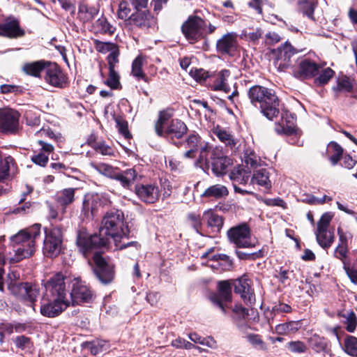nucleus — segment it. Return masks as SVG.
Here are the masks:
<instances>
[{"mask_svg": "<svg viewBox=\"0 0 357 357\" xmlns=\"http://www.w3.org/2000/svg\"><path fill=\"white\" fill-rule=\"evenodd\" d=\"M66 277L56 273L44 284L45 292L40 300V312L47 317H56L70 304L66 289Z\"/></svg>", "mask_w": 357, "mask_h": 357, "instance_id": "nucleus-1", "label": "nucleus"}, {"mask_svg": "<svg viewBox=\"0 0 357 357\" xmlns=\"http://www.w3.org/2000/svg\"><path fill=\"white\" fill-rule=\"evenodd\" d=\"M128 233V227L121 211L112 210L104 215L100 228V235L102 237H107L108 241L112 238L116 249L122 250L129 246H135L137 248L139 246L135 241H121L127 238Z\"/></svg>", "mask_w": 357, "mask_h": 357, "instance_id": "nucleus-2", "label": "nucleus"}, {"mask_svg": "<svg viewBox=\"0 0 357 357\" xmlns=\"http://www.w3.org/2000/svg\"><path fill=\"white\" fill-rule=\"evenodd\" d=\"M40 229L41 225L35 224L20 231L11 237V241L15 245L13 254L9 252L8 257L11 262H18L33 255L36 250V239L40 235Z\"/></svg>", "mask_w": 357, "mask_h": 357, "instance_id": "nucleus-3", "label": "nucleus"}, {"mask_svg": "<svg viewBox=\"0 0 357 357\" xmlns=\"http://www.w3.org/2000/svg\"><path fill=\"white\" fill-rule=\"evenodd\" d=\"M248 96L267 119H273L279 114V99L273 90L256 85L249 89Z\"/></svg>", "mask_w": 357, "mask_h": 357, "instance_id": "nucleus-4", "label": "nucleus"}, {"mask_svg": "<svg viewBox=\"0 0 357 357\" xmlns=\"http://www.w3.org/2000/svg\"><path fill=\"white\" fill-rule=\"evenodd\" d=\"M8 288L16 296H18L24 300L28 301L31 303L32 310L35 312L33 303L36 301L39 295V287L36 284L30 283H23L19 282L20 273L17 271H11L8 273Z\"/></svg>", "mask_w": 357, "mask_h": 357, "instance_id": "nucleus-5", "label": "nucleus"}, {"mask_svg": "<svg viewBox=\"0 0 357 357\" xmlns=\"http://www.w3.org/2000/svg\"><path fill=\"white\" fill-rule=\"evenodd\" d=\"M76 243L79 252L87 258L91 254H99L97 250L108 245V238L96 234L92 235L85 229H81L77 233Z\"/></svg>", "mask_w": 357, "mask_h": 357, "instance_id": "nucleus-6", "label": "nucleus"}, {"mask_svg": "<svg viewBox=\"0 0 357 357\" xmlns=\"http://www.w3.org/2000/svg\"><path fill=\"white\" fill-rule=\"evenodd\" d=\"M63 232L59 227L46 229L43 245V255L49 258L59 256L63 250Z\"/></svg>", "mask_w": 357, "mask_h": 357, "instance_id": "nucleus-7", "label": "nucleus"}, {"mask_svg": "<svg viewBox=\"0 0 357 357\" xmlns=\"http://www.w3.org/2000/svg\"><path fill=\"white\" fill-rule=\"evenodd\" d=\"M110 204L108 197L102 194L88 193L82 202V214L86 218H93L100 209Z\"/></svg>", "mask_w": 357, "mask_h": 357, "instance_id": "nucleus-8", "label": "nucleus"}, {"mask_svg": "<svg viewBox=\"0 0 357 357\" xmlns=\"http://www.w3.org/2000/svg\"><path fill=\"white\" fill-rule=\"evenodd\" d=\"M333 215L330 213H324L319 222L315 231L317 243L323 248H329L334 241L333 231L328 229Z\"/></svg>", "mask_w": 357, "mask_h": 357, "instance_id": "nucleus-9", "label": "nucleus"}, {"mask_svg": "<svg viewBox=\"0 0 357 357\" xmlns=\"http://www.w3.org/2000/svg\"><path fill=\"white\" fill-rule=\"evenodd\" d=\"M296 52V50L288 42H285L276 50H274L273 54L275 68L280 71L286 70L291 65V56Z\"/></svg>", "mask_w": 357, "mask_h": 357, "instance_id": "nucleus-10", "label": "nucleus"}, {"mask_svg": "<svg viewBox=\"0 0 357 357\" xmlns=\"http://www.w3.org/2000/svg\"><path fill=\"white\" fill-rule=\"evenodd\" d=\"M206 23L199 17H190L183 24L182 31L190 40H197L204 36Z\"/></svg>", "mask_w": 357, "mask_h": 357, "instance_id": "nucleus-11", "label": "nucleus"}, {"mask_svg": "<svg viewBox=\"0 0 357 357\" xmlns=\"http://www.w3.org/2000/svg\"><path fill=\"white\" fill-rule=\"evenodd\" d=\"M96 264L94 273L102 284L111 282L114 277V265L105 261L100 254H95L93 257Z\"/></svg>", "mask_w": 357, "mask_h": 357, "instance_id": "nucleus-12", "label": "nucleus"}, {"mask_svg": "<svg viewBox=\"0 0 357 357\" xmlns=\"http://www.w3.org/2000/svg\"><path fill=\"white\" fill-rule=\"evenodd\" d=\"M19 113L10 108L0 109V129L3 132L14 133L19 128Z\"/></svg>", "mask_w": 357, "mask_h": 357, "instance_id": "nucleus-13", "label": "nucleus"}, {"mask_svg": "<svg viewBox=\"0 0 357 357\" xmlns=\"http://www.w3.org/2000/svg\"><path fill=\"white\" fill-rule=\"evenodd\" d=\"M227 236L229 241L239 248L254 246V244L249 241L250 228L245 224L231 228L227 231Z\"/></svg>", "mask_w": 357, "mask_h": 357, "instance_id": "nucleus-14", "label": "nucleus"}, {"mask_svg": "<svg viewBox=\"0 0 357 357\" xmlns=\"http://www.w3.org/2000/svg\"><path fill=\"white\" fill-rule=\"evenodd\" d=\"M322 66L310 59H302L294 71V77L299 79H309L319 73Z\"/></svg>", "mask_w": 357, "mask_h": 357, "instance_id": "nucleus-15", "label": "nucleus"}, {"mask_svg": "<svg viewBox=\"0 0 357 357\" xmlns=\"http://www.w3.org/2000/svg\"><path fill=\"white\" fill-rule=\"evenodd\" d=\"M91 298V291L85 283L79 278H75L72 281V290L70 292L72 303L74 305L88 302Z\"/></svg>", "mask_w": 357, "mask_h": 357, "instance_id": "nucleus-16", "label": "nucleus"}, {"mask_svg": "<svg viewBox=\"0 0 357 357\" xmlns=\"http://www.w3.org/2000/svg\"><path fill=\"white\" fill-rule=\"evenodd\" d=\"M213 303L218 306L223 312L227 307L225 303L231 301V286L229 281H220L218 284V292L210 296Z\"/></svg>", "mask_w": 357, "mask_h": 357, "instance_id": "nucleus-17", "label": "nucleus"}, {"mask_svg": "<svg viewBox=\"0 0 357 357\" xmlns=\"http://www.w3.org/2000/svg\"><path fill=\"white\" fill-rule=\"evenodd\" d=\"M45 79L53 86L63 88L67 85L68 78L56 63H49L46 68Z\"/></svg>", "mask_w": 357, "mask_h": 357, "instance_id": "nucleus-18", "label": "nucleus"}, {"mask_svg": "<svg viewBox=\"0 0 357 357\" xmlns=\"http://www.w3.org/2000/svg\"><path fill=\"white\" fill-rule=\"evenodd\" d=\"M237 47V34L234 32L223 35L216 43L217 50L223 54H230L236 50Z\"/></svg>", "mask_w": 357, "mask_h": 357, "instance_id": "nucleus-19", "label": "nucleus"}, {"mask_svg": "<svg viewBox=\"0 0 357 357\" xmlns=\"http://www.w3.org/2000/svg\"><path fill=\"white\" fill-rule=\"evenodd\" d=\"M24 31L20 27L19 22L13 17H8L0 24V36L8 38H17L24 36Z\"/></svg>", "mask_w": 357, "mask_h": 357, "instance_id": "nucleus-20", "label": "nucleus"}, {"mask_svg": "<svg viewBox=\"0 0 357 357\" xmlns=\"http://www.w3.org/2000/svg\"><path fill=\"white\" fill-rule=\"evenodd\" d=\"M135 192L144 202L154 203L159 198L158 188L152 184L137 185Z\"/></svg>", "mask_w": 357, "mask_h": 357, "instance_id": "nucleus-21", "label": "nucleus"}, {"mask_svg": "<svg viewBox=\"0 0 357 357\" xmlns=\"http://www.w3.org/2000/svg\"><path fill=\"white\" fill-rule=\"evenodd\" d=\"M234 287L235 292L240 294L245 302L250 304L255 302V296L250 289L247 278L243 277L236 280L234 283Z\"/></svg>", "mask_w": 357, "mask_h": 357, "instance_id": "nucleus-22", "label": "nucleus"}, {"mask_svg": "<svg viewBox=\"0 0 357 357\" xmlns=\"http://www.w3.org/2000/svg\"><path fill=\"white\" fill-rule=\"evenodd\" d=\"M211 160L212 171L217 176L223 174L230 165V159L220 154H217L215 150L211 151Z\"/></svg>", "mask_w": 357, "mask_h": 357, "instance_id": "nucleus-23", "label": "nucleus"}, {"mask_svg": "<svg viewBox=\"0 0 357 357\" xmlns=\"http://www.w3.org/2000/svg\"><path fill=\"white\" fill-rule=\"evenodd\" d=\"M38 143L41 146L40 151L35 153L31 160L38 165L45 167L49 160V154L54 151V146L43 140H39Z\"/></svg>", "mask_w": 357, "mask_h": 357, "instance_id": "nucleus-24", "label": "nucleus"}, {"mask_svg": "<svg viewBox=\"0 0 357 357\" xmlns=\"http://www.w3.org/2000/svg\"><path fill=\"white\" fill-rule=\"evenodd\" d=\"M186 125L179 119H173L165 128L164 136L172 138H181L187 132Z\"/></svg>", "mask_w": 357, "mask_h": 357, "instance_id": "nucleus-25", "label": "nucleus"}, {"mask_svg": "<svg viewBox=\"0 0 357 357\" xmlns=\"http://www.w3.org/2000/svg\"><path fill=\"white\" fill-rule=\"evenodd\" d=\"M153 22V17L148 11L137 10L132 13L129 24L139 27H149Z\"/></svg>", "mask_w": 357, "mask_h": 357, "instance_id": "nucleus-26", "label": "nucleus"}, {"mask_svg": "<svg viewBox=\"0 0 357 357\" xmlns=\"http://www.w3.org/2000/svg\"><path fill=\"white\" fill-rule=\"evenodd\" d=\"M74 188H66L57 192L56 202L62 207V213H64L66 207L73 202L75 199Z\"/></svg>", "mask_w": 357, "mask_h": 357, "instance_id": "nucleus-27", "label": "nucleus"}, {"mask_svg": "<svg viewBox=\"0 0 357 357\" xmlns=\"http://www.w3.org/2000/svg\"><path fill=\"white\" fill-rule=\"evenodd\" d=\"M137 174L134 169H129L122 172L116 171L113 178L119 181L125 187H130L136 179Z\"/></svg>", "mask_w": 357, "mask_h": 357, "instance_id": "nucleus-28", "label": "nucleus"}, {"mask_svg": "<svg viewBox=\"0 0 357 357\" xmlns=\"http://www.w3.org/2000/svg\"><path fill=\"white\" fill-rule=\"evenodd\" d=\"M301 327L300 321H289L275 326V333L280 335H289L296 333Z\"/></svg>", "mask_w": 357, "mask_h": 357, "instance_id": "nucleus-29", "label": "nucleus"}, {"mask_svg": "<svg viewBox=\"0 0 357 357\" xmlns=\"http://www.w3.org/2000/svg\"><path fill=\"white\" fill-rule=\"evenodd\" d=\"M48 63V62L44 61L28 63L24 65L23 70L27 75L38 77L43 70L46 71Z\"/></svg>", "mask_w": 357, "mask_h": 357, "instance_id": "nucleus-30", "label": "nucleus"}, {"mask_svg": "<svg viewBox=\"0 0 357 357\" xmlns=\"http://www.w3.org/2000/svg\"><path fill=\"white\" fill-rule=\"evenodd\" d=\"M354 86V80L347 76L337 77L336 84L333 86V90L337 93L351 92Z\"/></svg>", "mask_w": 357, "mask_h": 357, "instance_id": "nucleus-31", "label": "nucleus"}, {"mask_svg": "<svg viewBox=\"0 0 357 357\" xmlns=\"http://www.w3.org/2000/svg\"><path fill=\"white\" fill-rule=\"evenodd\" d=\"M202 220H206L209 227L219 231L223 225L222 218L214 213L211 210L206 211L202 217Z\"/></svg>", "mask_w": 357, "mask_h": 357, "instance_id": "nucleus-32", "label": "nucleus"}, {"mask_svg": "<svg viewBox=\"0 0 357 357\" xmlns=\"http://www.w3.org/2000/svg\"><path fill=\"white\" fill-rule=\"evenodd\" d=\"M228 195L227 188L220 184H215L208 187L202 195L204 197H213L215 199L222 198Z\"/></svg>", "mask_w": 357, "mask_h": 357, "instance_id": "nucleus-33", "label": "nucleus"}, {"mask_svg": "<svg viewBox=\"0 0 357 357\" xmlns=\"http://www.w3.org/2000/svg\"><path fill=\"white\" fill-rule=\"evenodd\" d=\"M98 10L95 7L82 4L79 7L78 17L84 23L91 22L97 15Z\"/></svg>", "mask_w": 357, "mask_h": 357, "instance_id": "nucleus-34", "label": "nucleus"}, {"mask_svg": "<svg viewBox=\"0 0 357 357\" xmlns=\"http://www.w3.org/2000/svg\"><path fill=\"white\" fill-rule=\"evenodd\" d=\"M252 184H257L266 188H271L268 172L265 169L257 170L251 178Z\"/></svg>", "mask_w": 357, "mask_h": 357, "instance_id": "nucleus-35", "label": "nucleus"}, {"mask_svg": "<svg viewBox=\"0 0 357 357\" xmlns=\"http://www.w3.org/2000/svg\"><path fill=\"white\" fill-rule=\"evenodd\" d=\"M230 75V73L228 70H221L213 84L214 90L223 91L228 93L230 91V87L228 85L227 81Z\"/></svg>", "mask_w": 357, "mask_h": 357, "instance_id": "nucleus-36", "label": "nucleus"}, {"mask_svg": "<svg viewBox=\"0 0 357 357\" xmlns=\"http://www.w3.org/2000/svg\"><path fill=\"white\" fill-rule=\"evenodd\" d=\"M213 133L226 146L232 147L236 145V142L233 135L224 128L217 126L213 130Z\"/></svg>", "mask_w": 357, "mask_h": 357, "instance_id": "nucleus-37", "label": "nucleus"}, {"mask_svg": "<svg viewBox=\"0 0 357 357\" xmlns=\"http://www.w3.org/2000/svg\"><path fill=\"white\" fill-rule=\"evenodd\" d=\"M172 116V113L169 110H162L159 112L158 119L155 124V130L158 136H164L165 124Z\"/></svg>", "mask_w": 357, "mask_h": 357, "instance_id": "nucleus-38", "label": "nucleus"}, {"mask_svg": "<svg viewBox=\"0 0 357 357\" xmlns=\"http://www.w3.org/2000/svg\"><path fill=\"white\" fill-rule=\"evenodd\" d=\"M144 58L142 56H137L132 63V75L137 79H142L144 82H149V79L142 70Z\"/></svg>", "mask_w": 357, "mask_h": 357, "instance_id": "nucleus-39", "label": "nucleus"}, {"mask_svg": "<svg viewBox=\"0 0 357 357\" xmlns=\"http://www.w3.org/2000/svg\"><path fill=\"white\" fill-rule=\"evenodd\" d=\"M308 344L312 349L318 353L325 351L327 347L326 340L317 334L309 337Z\"/></svg>", "mask_w": 357, "mask_h": 357, "instance_id": "nucleus-40", "label": "nucleus"}, {"mask_svg": "<svg viewBox=\"0 0 357 357\" xmlns=\"http://www.w3.org/2000/svg\"><path fill=\"white\" fill-rule=\"evenodd\" d=\"M329 158L333 165L337 164L343 153L342 148L335 142H331L327 147Z\"/></svg>", "mask_w": 357, "mask_h": 357, "instance_id": "nucleus-41", "label": "nucleus"}, {"mask_svg": "<svg viewBox=\"0 0 357 357\" xmlns=\"http://www.w3.org/2000/svg\"><path fill=\"white\" fill-rule=\"evenodd\" d=\"M132 16V13H131V8L129 3L126 1H121L117 10L118 18L129 22Z\"/></svg>", "mask_w": 357, "mask_h": 357, "instance_id": "nucleus-42", "label": "nucleus"}, {"mask_svg": "<svg viewBox=\"0 0 357 357\" xmlns=\"http://www.w3.org/2000/svg\"><path fill=\"white\" fill-rule=\"evenodd\" d=\"M247 341L252 344L254 347L261 349L266 350V345L262 340L261 336L258 334L248 333L245 336Z\"/></svg>", "mask_w": 357, "mask_h": 357, "instance_id": "nucleus-43", "label": "nucleus"}, {"mask_svg": "<svg viewBox=\"0 0 357 357\" xmlns=\"http://www.w3.org/2000/svg\"><path fill=\"white\" fill-rule=\"evenodd\" d=\"M13 342L18 349L23 351L30 350L33 347L31 339L25 335L17 336L14 338Z\"/></svg>", "mask_w": 357, "mask_h": 357, "instance_id": "nucleus-44", "label": "nucleus"}, {"mask_svg": "<svg viewBox=\"0 0 357 357\" xmlns=\"http://www.w3.org/2000/svg\"><path fill=\"white\" fill-rule=\"evenodd\" d=\"M344 351L350 356L357 357V338L354 336L348 337L344 344Z\"/></svg>", "mask_w": 357, "mask_h": 357, "instance_id": "nucleus-45", "label": "nucleus"}, {"mask_svg": "<svg viewBox=\"0 0 357 357\" xmlns=\"http://www.w3.org/2000/svg\"><path fill=\"white\" fill-rule=\"evenodd\" d=\"M92 167L94 168L100 174L106 176L113 178L116 170L110 165L105 163H98L91 165Z\"/></svg>", "mask_w": 357, "mask_h": 357, "instance_id": "nucleus-46", "label": "nucleus"}, {"mask_svg": "<svg viewBox=\"0 0 357 357\" xmlns=\"http://www.w3.org/2000/svg\"><path fill=\"white\" fill-rule=\"evenodd\" d=\"M319 73V75L314 79V82L318 85L327 84L334 75V71L330 68H326Z\"/></svg>", "mask_w": 357, "mask_h": 357, "instance_id": "nucleus-47", "label": "nucleus"}, {"mask_svg": "<svg viewBox=\"0 0 357 357\" xmlns=\"http://www.w3.org/2000/svg\"><path fill=\"white\" fill-rule=\"evenodd\" d=\"M119 73L115 69H109V77L107 80L105 81V84L110 87L112 89H116L120 85Z\"/></svg>", "mask_w": 357, "mask_h": 357, "instance_id": "nucleus-48", "label": "nucleus"}, {"mask_svg": "<svg viewBox=\"0 0 357 357\" xmlns=\"http://www.w3.org/2000/svg\"><path fill=\"white\" fill-rule=\"evenodd\" d=\"M211 147L208 144V143H204L203 145H201L200 147V154L197 162L200 166L203 165H208L209 160L208 159V154L211 151Z\"/></svg>", "mask_w": 357, "mask_h": 357, "instance_id": "nucleus-49", "label": "nucleus"}, {"mask_svg": "<svg viewBox=\"0 0 357 357\" xmlns=\"http://www.w3.org/2000/svg\"><path fill=\"white\" fill-rule=\"evenodd\" d=\"M96 26L98 30L103 32L112 34L114 33L115 28L109 24L105 17L99 18L96 22Z\"/></svg>", "mask_w": 357, "mask_h": 357, "instance_id": "nucleus-50", "label": "nucleus"}, {"mask_svg": "<svg viewBox=\"0 0 357 357\" xmlns=\"http://www.w3.org/2000/svg\"><path fill=\"white\" fill-rule=\"evenodd\" d=\"M250 176L243 169H238L230 174V178L240 184H245L249 180Z\"/></svg>", "mask_w": 357, "mask_h": 357, "instance_id": "nucleus-51", "label": "nucleus"}, {"mask_svg": "<svg viewBox=\"0 0 357 357\" xmlns=\"http://www.w3.org/2000/svg\"><path fill=\"white\" fill-rule=\"evenodd\" d=\"M95 45L96 50L102 53H110L117 48V46L114 43L109 42H102L100 40H96Z\"/></svg>", "mask_w": 357, "mask_h": 357, "instance_id": "nucleus-52", "label": "nucleus"}, {"mask_svg": "<svg viewBox=\"0 0 357 357\" xmlns=\"http://www.w3.org/2000/svg\"><path fill=\"white\" fill-rule=\"evenodd\" d=\"M108 344L104 340L93 341L88 344V347L91 350V352L96 355L100 351L106 350L107 349Z\"/></svg>", "mask_w": 357, "mask_h": 357, "instance_id": "nucleus-53", "label": "nucleus"}, {"mask_svg": "<svg viewBox=\"0 0 357 357\" xmlns=\"http://www.w3.org/2000/svg\"><path fill=\"white\" fill-rule=\"evenodd\" d=\"M286 347L293 353H304L307 350V347L301 341H291L287 344Z\"/></svg>", "mask_w": 357, "mask_h": 357, "instance_id": "nucleus-54", "label": "nucleus"}, {"mask_svg": "<svg viewBox=\"0 0 357 357\" xmlns=\"http://www.w3.org/2000/svg\"><path fill=\"white\" fill-rule=\"evenodd\" d=\"M204 142L201 141L200 137L197 135H190L185 141V147L190 149L197 150Z\"/></svg>", "mask_w": 357, "mask_h": 357, "instance_id": "nucleus-55", "label": "nucleus"}, {"mask_svg": "<svg viewBox=\"0 0 357 357\" xmlns=\"http://www.w3.org/2000/svg\"><path fill=\"white\" fill-rule=\"evenodd\" d=\"M115 121L119 132L123 135L126 139H129L131 135L128 129V123L121 117L116 118Z\"/></svg>", "mask_w": 357, "mask_h": 357, "instance_id": "nucleus-56", "label": "nucleus"}, {"mask_svg": "<svg viewBox=\"0 0 357 357\" xmlns=\"http://www.w3.org/2000/svg\"><path fill=\"white\" fill-rule=\"evenodd\" d=\"M346 328L349 332H354L357 324L356 316L353 312H349L345 316Z\"/></svg>", "mask_w": 357, "mask_h": 357, "instance_id": "nucleus-57", "label": "nucleus"}, {"mask_svg": "<svg viewBox=\"0 0 357 357\" xmlns=\"http://www.w3.org/2000/svg\"><path fill=\"white\" fill-rule=\"evenodd\" d=\"M281 40L280 35L275 31H269L265 35V42L268 45H275Z\"/></svg>", "mask_w": 357, "mask_h": 357, "instance_id": "nucleus-58", "label": "nucleus"}, {"mask_svg": "<svg viewBox=\"0 0 357 357\" xmlns=\"http://www.w3.org/2000/svg\"><path fill=\"white\" fill-rule=\"evenodd\" d=\"M244 159L246 165H250L251 167L257 166L259 160V158L252 151H250L249 153L246 152Z\"/></svg>", "mask_w": 357, "mask_h": 357, "instance_id": "nucleus-59", "label": "nucleus"}, {"mask_svg": "<svg viewBox=\"0 0 357 357\" xmlns=\"http://www.w3.org/2000/svg\"><path fill=\"white\" fill-rule=\"evenodd\" d=\"M347 245L338 244L335 250L334 255L337 259H340L344 264V259L347 257Z\"/></svg>", "mask_w": 357, "mask_h": 357, "instance_id": "nucleus-60", "label": "nucleus"}, {"mask_svg": "<svg viewBox=\"0 0 357 357\" xmlns=\"http://www.w3.org/2000/svg\"><path fill=\"white\" fill-rule=\"evenodd\" d=\"M119 52L118 47L110 52L107 56V61L109 64V68L115 69V65L119 62Z\"/></svg>", "mask_w": 357, "mask_h": 357, "instance_id": "nucleus-61", "label": "nucleus"}, {"mask_svg": "<svg viewBox=\"0 0 357 357\" xmlns=\"http://www.w3.org/2000/svg\"><path fill=\"white\" fill-rule=\"evenodd\" d=\"M344 268L351 282L354 284H357V268L356 266L349 267L344 264Z\"/></svg>", "mask_w": 357, "mask_h": 357, "instance_id": "nucleus-62", "label": "nucleus"}, {"mask_svg": "<svg viewBox=\"0 0 357 357\" xmlns=\"http://www.w3.org/2000/svg\"><path fill=\"white\" fill-rule=\"evenodd\" d=\"M188 220L191 222L192 227L195 230L199 232V229L201 228L202 222L200 220L199 215L195 213H191L188 215Z\"/></svg>", "mask_w": 357, "mask_h": 357, "instance_id": "nucleus-63", "label": "nucleus"}, {"mask_svg": "<svg viewBox=\"0 0 357 357\" xmlns=\"http://www.w3.org/2000/svg\"><path fill=\"white\" fill-rule=\"evenodd\" d=\"M337 234L340 245H347L348 240L352 238V234L350 232H344L340 227L337 228Z\"/></svg>", "mask_w": 357, "mask_h": 357, "instance_id": "nucleus-64", "label": "nucleus"}]
</instances>
